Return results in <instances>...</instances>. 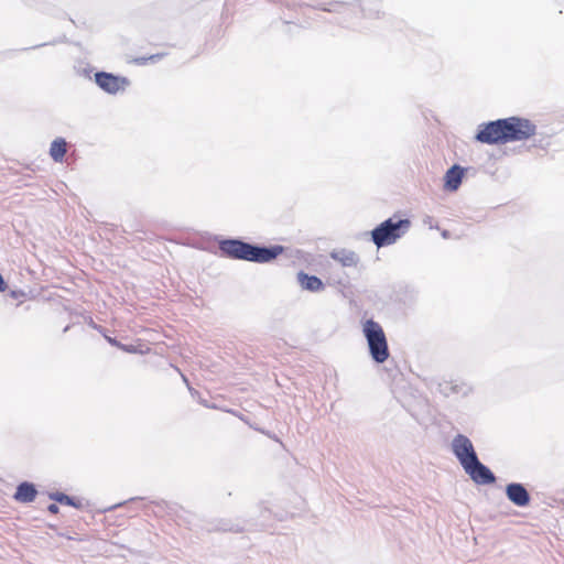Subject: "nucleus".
<instances>
[{"mask_svg": "<svg viewBox=\"0 0 564 564\" xmlns=\"http://www.w3.org/2000/svg\"><path fill=\"white\" fill-rule=\"evenodd\" d=\"M464 175L465 169L460 167L459 165H453L445 174L444 187L451 192L457 191L462 184Z\"/></svg>", "mask_w": 564, "mask_h": 564, "instance_id": "nucleus-9", "label": "nucleus"}, {"mask_svg": "<svg viewBox=\"0 0 564 564\" xmlns=\"http://www.w3.org/2000/svg\"><path fill=\"white\" fill-rule=\"evenodd\" d=\"M162 56H163V54H155V55H151L149 57L137 58L135 62L139 65H144L148 61H156V59L161 58Z\"/></svg>", "mask_w": 564, "mask_h": 564, "instance_id": "nucleus-16", "label": "nucleus"}, {"mask_svg": "<svg viewBox=\"0 0 564 564\" xmlns=\"http://www.w3.org/2000/svg\"><path fill=\"white\" fill-rule=\"evenodd\" d=\"M464 470L469 477L479 485L492 484L496 480L491 470L479 462L478 457L465 466Z\"/></svg>", "mask_w": 564, "mask_h": 564, "instance_id": "nucleus-7", "label": "nucleus"}, {"mask_svg": "<svg viewBox=\"0 0 564 564\" xmlns=\"http://www.w3.org/2000/svg\"><path fill=\"white\" fill-rule=\"evenodd\" d=\"M47 510L52 513V514H56L58 513V507L57 505L55 503H52L47 507Z\"/></svg>", "mask_w": 564, "mask_h": 564, "instance_id": "nucleus-17", "label": "nucleus"}, {"mask_svg": "<svg viewBox=\"0 0 564 564\" xmlns=\"http://www.w3.org/2000/svg\"><path fill=\"white\" fill-rule=\"evenodd\" d=\"M330 257L343 267H356L359 262L358 256L354 251L347 249L334 250L330 253Z\"/></svg>", "mask_w": 564, "mask_h": 564, "instance_id": "nucleus-11", "label": "nucleus"}, {"mask_svg": "<svg viewBox=\"0 0 564 564\" xmlns=\"http://www.w3.org/2000/svg\"><path fill=\"white\" fill-rule=\"evenodd\" d=\"M94 328H97L98 330H100V332H101V328H100V327H98V326H97V325H95V324H94Z\"/></svg>", "mask_w": 564, "mask_h": 564, "instance_id": "nucleus-18", "label": "nucleus"}, {"mask_svg": "<svg viewBox=\"0 0 564 564\" xmlns=\"http://www.w3.org/2000/svg\"><path fill=\"white\" fill-rule=\"evenodd\" d=\"M219 249L228 258L258 263L271 262L284 251V248L279 245L258 247L237 239L223 240Z\"/></svg>", "mask_w": 564, "mask_h": 564, "instance_id": "nucleus-2", "label": "nucleus"}, {"mask_svg": "<svg viewBox=\"0 0 564 564\" xmlns=\"http://www.w3.org/2000/svg\"><path fill=\"white\" fill-rule=\"evenodd\" d=\"M411 228V220L389 218L371 231L372 241L380 248L394 243Z\"/></svg>", "mask_w": 564, "mask_h": 564, "instance_id": "nucleus-3", "label": "nucleus"}, {"mask_svg": "<svg viewBox=\"0 0 564 564\" xmlns=\"http://www.w3.org/2000/svg\"><path fill=\"white\" fill-rule=\"evenodd\" d=\"M96 84L108 94L123 91L129 86V80L122 76L99 72L95 74Z\"/></svg>", "mask_w": 564, "mask_h": 564, "instance_id": "nucleus-6", "label": "nucleus"}, {"mask_svg": "<svg viewBox=\"0 0 564 564\" xmlns=\"http://www.w3.org/2000/svg\"><path fill=\"white\" fill-rule=\"evenodd\" d=\"M508 499L518 507H525L530 502L528 490L518 482L509 484L506 488Z\"/></svg>", "mask_w": 564, "mask_h": 564, "instance_id": "nucleus-8", "label": "nucleus"}, {"mask_svg": "<svg viewBox=\"0 0 564 564\" xmlns=\"http://www.w3.org/2000/svg\"><path fill=\"white\" fill-rule=\"evenodd\" d=\"M105 338L110 345L119 348L124 352L144 355L150 351V347L147 344L142 343V340H138L135 345H126L108 335H105Z\"/></svg>", "mask_w": 564, "mask_h": 564, "instance_id": "nucleus-10", "label": "nucleus"}, {"mask_svg": "<svg viewBox=\"0 0 564 564\" xmlns=\"http://www.w3.org/2000/svg\"><path fill=\"white\" fill-rule=\"evenodd\" d=\"M536 127L529 119L509 117L480 126L476 140L487 144H506L514 141H525L533 137Z\"/></svg>", "mask_w": 564, "mask_h": 564, "instance_id": "nucleus-1", "label": "nucleus"}, {"mask_svg": "<svg viewBox=\"0 0 564 564\" xmlns=\"http://www.w3.org/2000/svg\"><path fill=\"white\" fill-rule=\"evenodd\" d=\"M297 281L303 289L311 292H317L324 288V284L319 278L315 275H308L304 272H300L297 274Z\"/></svg>", "mask_w": 564, "mask_h": 564, "instance_id": "nucleus-13", "label": "nucleus"}, {"mask_svg": "<svg viewBox=\"0 0 564 564\" xmlns=\"http://www.w3.org/2000/svg\"><path fill=\"white\" fill-rule=\"evenodd\" d=\"M67 152V142L63 138H57L51 143L50 155L55 162H62Z\"/></svg>", "mask_w": 564, "mask_h": 564, "instance_id": "nucleus-14", "label": "nucleus"}, {"mask_svg": "<svg viewBox=\"0 0 564 564\" xmlns=\"http://www.w3.org/2000/svg\"><path fill=\"white\" fill-rule=\"evenodd\" d=\"M50 497H51V499H53L62 505L75 506L73 499L65 494L55 492V494H51Z\"/></svg>", "mask_w": 564, "mask_h": 564, "instance_id": "nucleus-15", "label": "nucleus"}, {"mask_svg": "<svg viewBox=\"0 0 564 564\" xmlns=\"http://www.w3.org/2000/svg\"><path fill=\"white\" fill-rule=\"evenodd\" d=\"M452 448L463 468L477 458L473 443L463 434H458L454 437Z\"/></svg>", "mask_w": 564, "mask_h": 564, "instance_id": "nucleus-5", "label": "nucleus"}, {"mask_svg": "<svg viewBox=\"0 0 564 564\" xmlns=\"http://www.w3.org/2000/svg\"><path fill=\"white\" fill-rule=\"evenodd\" d=\"M362 332L372 359L379 364L384 362L389 358V347L381 325L373 319H367L362 324Z\"/></svg>", "mask_w": 564, "mask_h": 564, "instance_id": "nucleus-4", "label": "nucleus"}, {"mask_svg": "<svg viewBox=\"0 0 564 564\" xmlns=\"http://www.w3.org/2000/svg\"><path fill=\"white\" fill-rule=\"evenodd\" d=\"M37 495V491L33 484L22 482L18 486L13 498L22 503L32 502Z\"/></svg>", "mask_w": 564, "mask_h": 564, "instance_id": "nucleus-12", "label": "nucleus"}]
</instances>
